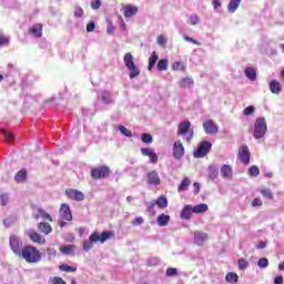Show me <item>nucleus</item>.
<instances>
[{
  "label": "nucleus",
  "instance_id": "obj_51",
  "mask_svg": "<svg viewBox=\"0 0 284 284\" xmlns=\"http://www.w3.org/2000/svg\"><path fill=\"white\" fill-rule=\"evenodd\" d=\"M153 152H154L153 149H148V148H142V149H141V154H142L143 156H150Z\"/></svg>",
  "mask_w": 284,
  "mask_h": 284
},
{
  "label": "nucleus",
  "instance_id": "obj_22",
  "mask_svg": "<svg viewBox=\"0 0 284 284\" xmlns=\"http://www.w3.org/2000/svg\"><path fill=\"white\" fill-rule=\"evenodd\" d=\"M194 239H195L196 245L201 246V245H204L205 241H207L209 235H207V233L197 231L194 233Z\"/></svg>",
  "mask_w": 284,
  "mask_h": 284
},
{
  "label": "nucleus",
  "instance_id": "obj_40",
  "mask_svg": "<svg viewBox=\"0 0 284 284\" xmlns=\"http://www.w3.org/2000/svg\"><path fill=\"white\" fill-rule=\"evenodd\" d=\"M158 70H160V72H165V70H168V59L159 60Z\"/></svg>",
  "mask_w": 284,
  "mask_h": 284
},
{
  "label": "nucleus",
  "instance_id": "obj_39",
  "mask_svg": "<svg viewBox=\"0 0 284 284\" xmlns=\"http://www.w3.org/2000/svg\"><path fill=\"white\" fill-rule=\"evenodd\" d=\"M261 194L264 199H267L268 201H272L274 199V194L272 193V190L270 189H262Z\"/></svg>",
  "mask_w": 284,
  "mask_h": 284
},
{
  "label": "nucleus",
  "instance_id": "obj_8",
  "mask_svg": "<svg viewBox=\"0 0 284 284\" xmlns=\"http://www.w3.org/2000/svg\"><path fill=\"white\" fill-rule=\"evenodd\" d=\"M237 159L244 165H250V159H252V154L250 153V148L247 145H242L237 153Z\"/></svg>",
  "mask_w": 284,
  "mask_h": 284
},
{
  "label": "nucleus",
  "instance_id": "obj_25",
  "mask_svg": "<svg viewBox=\"0 0 284 284\" xmlns=\"http://www.w3.org/2000/svg\"><path fill=\"white\" fill-rule=\"evenodd\" d=\"M221 174L223 179H232V174H233L232 166L224 164L221 168Z\"/></svg>",
  "mask_w": 284,
  "mask_h": 284
},
{
  "label": "nucleus",
  "instance_id": "obj_58",
  "mask_svg": "<svg viewBox=\"0 0 284 284\" xmlns=\"http://www.w3.org/2000/svg\"><path fill=\"white\" fill-rule=\"evenodd\" d=\"M189 21L191 26H196L200 21L199 16H191Z\"/></svg>",
  "mask_w": 284,
  "mask_h": 284
},
{
  "label": "nucleus",
  "instance_id": "obj_28",
  "mask_svg": "<svg viewBox=\"0 0 284 284\" xmlns=\"http://www.w3.org/2000/svg\"><path fill=\"white\" fill-rule=\"evenodd\" d=\"M155 205H158L160 210H165V207H168V197H165V195L159 196L155 201Z\"/></svg>",
  "mask_w": 284,
  "mask_h": 284
},
{
  "label": "nucleus",
  "instance_id": "obj_53",
  "mask_svg": "<svg viewBox=\"0 0 284 284\" xmlns=\"http://www.w3.org/2000/svg\"><path fill=\"white\" fill-rule=\"evenodd\" d=\"M51 283L52 284H68L63 278L59 277V276H54L52 280H51Z\"/></svg>",
  "mask_w": 284,
  "mask_h": 284
},
{
  "label": "nucleus",
  "instance_id": "obj_63",
  "mask_svg": "<svg viewBox=\"0 0 284 284\" xmlns=\"http://www.w3.org/2000/svg\"><path fill=\"white\" fill-rule=\"evenodd\" d=\"M0 201H1V205L3 206L8 205V195L7 194L0 195Z\"/></svg>",
  "mask_w": 284,
  "mask_h": 284
},
{
  "label": "nucleus",
  "instance_id": "obj_2",
  "mask_svg": "<svg viewBox=\"0 0 284 284\" xmlns=\"http://www.w3.org/2000/svg\"><path fill=\"white\" fill-rule=\"evenodd\" d=\"M123 61H124V65L130 72L129 73L130 79H136V77L141 74V70H139V68H136V64H134V57L132 55V53L129 52L124 54Z\"/></svg>",
  "mask_w": 284,
  "mask_h": 284
},
{
  "label": "nucleus",
  "instance_id": "obj_47",
  "mask_svg": "<svg viewBox=\"0 0 284 284\" xmlns=\"http://www.w3.org/2000/svg\"><path fill=\"white\" fill-rule=\"evenodd\" d=\"M9 43L10 38L0 33V48H3V45H9Z\"/></svg>",
  "mask_w": 284,
  "mask_h": 284
},
{
  "label": "nucleus",
  "instance_id": "obj_23",
  "mask_svg": "<svg viewBox=\"0 0 284 284\" xmlns=\"http://www.w3.org/2000/svg\"><path fill=\"white\" fill-rule=\"evenodd\" d=\"M114 236V232L112 231H103L101 235L98 233V243H105V241L112 239Z\"/></svg>",
  "mask_w": 284,
  "mask_h": 284
},
{
  "label": "nucleus",
  "instance_id": "obj_55",
  "mask_svg": "<svg viewBox=\"0 0 284 284\" xmlns=\"http://www.w3.org/2000/svg\"><path fill=\"white\" fill-rule=\"evenodd\" d=\"M150 162L155 164L159 163V155H156V152L153 151L152 154L149 155Z\"/></svg>",
  "mask_w": 284,
  "mask_h": 284
},
{
  "label": "nucleus",
  "instance_id": "obj_3",
  "mask_svg": "<svg viewBox=\"0 0 284 284\" xmlns=\"http://www.w3.org/2000/svg\"><path fill=\"white\" fill-rule=\"evenodd\" d=\"M192 122L190 120H186L184 122H180L178 125V136H185V134H189L186 136L187 143L192 141V138L194 136V131H192Z\"/></svg>",
  "mask_w": 284,
  "mask_h": 284
},
{
  "label": "nucleus",
  "instance_id": "obj_35",
  "mask_svg": "<svg viewBox=\"0 0 284 284\" xmlns=\"http://www.w3.org/2000/svg\"><path fill=\"white\" fill-rule=\"evenodd\" d=\"M225 281L227 283H239V274L230 272L225 275Z\"/></svg>",
  "mask_w": 284,
  "mask_h": 284
},
{
  "label": "nucleus",
  "instance_id": "obj_5",
  "mask_svg": "<svg viewBox=\"0 0 284 284\" xmlns=\"http://www.w3.org/2000/svg\"><path fill=\"white\" fill-rule=\"evenodd\" d=\"M110 172L112 171L108 165L95 166L91 169V178H93L94 181L108 179V176H110Z\"/></svg>",
  "mask_w": 284,
  "mask_h": 284
},
{
  "label": "nucleus",
  "instance_id": "obj_14",
  "mask_svg": "<svg viewBox=\"0 0 284 284\" xmlns=\"http://www.w3.org/2000/svg\"><path fill=\"white\" fill-rule=\"evenodd\" d=\"M60 217L62 221H72V211H70V205L63 203L60 206Z\"/></svg>",
  "mask_w": 284,
  "mask_h": 284
},
{
  "label": "nucleus",
  "instance_id": "obj_12",
  "mask_svg": "<svg viewBox=\"0 0 284 284\" xmlns=\"http://www.w3.org/2000/svg\"><path fill=\"white\" fill-rule=\"evenodd\" d=\"M202 125L205 134L214 135L219 133V125L212 120H206Z\"/></svg>",
  "mask_w": 284,
  "mask_h": 284
},
{
  "label": "nucleus",
  "instance_id": "obj_13",
  "mask_svg": "<svg viewBox=\"0 0 284 284\" xmlns=\"http://www.w3.org/2000/svg\"><path fill=\"white\" fill-rule=\"evenodd\" d=\"M27 234L32 243H38V245H45V237L41 236V234H39L37 231L29 230Z\"/></svg>",
  "mask_w": 284,
  "mask_h": 284
},
{
  "label": "nucleus",
  "instance_id": "obj_30",
  "mask_svg": "<svg viewBox=\"0 0 284 284\" xmlns=\"http://www.w3.org/2000/svg\"><path fill=\"white\" fill-rule=\"evenodd\" d=\"M239 6H241V0H230L227 11L236 12V10H239Z\"/></svg>",
  "mask_w": 284,
  "mask_h": 284
},
{
  "label": "nucleus",
  "instance_id": "obj_9",
  "mask_svg": "<svg viewBox=\"0 0 284 284\" xmlns=\"http://www.w3.org/2000/svg\"><path fill=\"white\" fill-rule=\"evenodd\" d=\"M183 156H185V146H183L181 140H178L173 143V158H175L176 161H181Z\"/></svg>",
  "mask_w": 284,
  "mask_h": 284
},
{
  "label": "nucleus",
  "instance_id": "obj_42",
  "mask_svg": "<svg viewBox=\"0 0 284 284\" xmlns=\"http://www.w3.org/2000/svg\"><path fill=\"white\" fill-rule=\"evenodd\" d=\"M141 141H142V143H146L148 145H150L152 143L153 139L150 133H142Z\"/></svg>",
  "mask_w": 284,
  "mask_h": 284
},
{
  "label": "nucleus",
  "instance_id": "obj_17",
  "mask_svg": "<svg viewBox=\"0 0 284 284\" xmlns=\"http://www.w3.org/2000/svg\"><path fill=\"white\" fill-rule=\"evenodd\" d=\"M29 34H32V37H36V39H40V37L43 36V24L36 23L29 29Z\"/></svg>",
  "mask_w": 284,
  "mask_h": 284
},
{
  "label": "nucleus",
  "instance_id": "obj_36",
  "mask_svg": "<svg viewBox=\"0 0 284 284\" xmlns=\"http://www.w3.org/2000/svg\"><path fill=\"white\" fill-rule=\"evenodd\" d=\"M190 183H191L190 178H184L182 182L179 184L178 191L183 192L187 190V187H190Z\"/></svg>",
  "mask_w": 284,
  "mask_h": 284
},
{
  "label": "nucleus",
  "instance_id": "obj_56",
  "mask_svg": "<svg viewBox=\"0 0 284 284\" xmlns=\"http://www.w3.org/2000/svg\"><path fill=\"white\" fill-rule=\"evenodd\" d=\"M74 17H75L77 19L83 17V8L77 7L75 10H74Z\"/></svg>",
  "mask_w": 284,
  "mask_h": 284
},
{
  "label": "nucleus",
  "instance_id": "obj_27",
  "mask_svg": "<svg viewBox=\"0 0 284 284\" xmlns=\"http://www.w3.org/2000/svg\"><path fill=\"white\" fill-rule=\"evenodd\" d=\"M207 210H210L207 204H205V203L197 204V205L193 206V214H203V213L207 212Z\"/></svg>",
  "mask_w": 284,
  "mask_h": 284
},
{
  "label": "nucleus",
  "instance_id": "obj_10",
  "mask_svg": "<svg viewBox=\"0 0 284 284\" xmlns=\"http://www.w3.org/2000/svg\"><path fill=\"white\" fill-rule=\"evenodd\" d=\"M65 194L68 199H71V201H84L85 199V194L75 189H67Z\"/></svg>",
  "mask_w": 284,
  "mask_h": 284
},
{
  "label": "nucleus",
  "instance_id": "obj_26",
  "mask_svg": "<svg viewBox=\"0 0 284 284\" xmlns=\"http://www.w3.org/2000/svg\"><path fill=\"white\" fill-rule=\"evenodd\" d=\"M244 74L246 79H250V81H256V69L247 67L244 71Z\"/></svg>",
  "mask_w": 284,
  "mask_h": 284
},
{
  "label": "nucleus",
  "instance_id": "obj_43",
  "mask_svg": "<svg viewBox=\"0 0 284 284\" xmlns=\"http://www.w3.org/2000/svg\"><path fill=\"white\" fill-rule=\"evenodd\" d=\"M248 174L250 176H258V174H261V170L258 169V166L256 165H252L250 169H248Z\"/></svg>",
  "mask_w": 284,
  "mask_h": 284
},
{
  "label": "nucleus",
  "instance_id": "obj_16",
  "mask_svg": "<svg viewBox=\"0 0 284 284\" xmlns=\"http://www.w3.org/2000/svg\"><path fill=\"white\" fill-rule=\"evenodd\" d=\"M192 214H194V209L192 207V205L186 204L182 209L180 217L182 219V221H190L192 219Z\"/></svg>",
  "mask_w": 284,
  "mask_h": 284
},
{
  "label": "nucleus",
  "instance_id": "obj_52",
  "mask_svg": "<svg viewBox=\"0 0 284 284\" xmlns=\"http://www.w3.org/2000/svg\"><path fill=\"white\" fill-rule=\"evenodd\" d=\"M95 29H97V23H94V21H90L87 24V32H94Z\"/></svg>",
  "mask_w": 284,
  "mask_h": 284
},
{
  "label": "nucleus",
  "instance_id": "obj_4",
  "mask_svg": "<svg viewBox=\"0 0 284 284\" xmlns=\"http://www.w3.org/2000/svg\"><path fill=\"white\" fill-rule=\"evenodd\" d=\"M265 132H267V122L265 121V118H257L254 125V139H263Z\"/></svg>",
  "mask_w": 284,
  "mask_h": 284
},
{
  "label": "nucleus",
  "instance_id": "obj_54",
  "mask_svg": "<svg viewBox=\"0 0 284 284\" xmlns=\"http://www.w3.org/2000/svg\"><path fill=\"white\" fill-rule=\"evenodd\" d=\"M91 8L92 10H99V8H101V0H92Z\"/></svg>",
  "mask_w": 284,
  "mask_h": 284
},
{
  "label": "nucleus",
  "instance_id": "obj_6",
  "mask_svg": "<svg viewBox=\"0 0 284 284\" xmlns=\"http://www.w3.org/2000/svg\"><path fill=\"white\" fill-rule=\"evenodd\" d=\"M210 150H212V143L203 141L197 149L193 151V156L195 159H203V156L210 154Z\"/></svg>",
  "mask_w": 284,
  "mask_h": 284
},
{
  "label": "nucleus",
  "instance_id": "obj_50",
  "mask_svg": "<svg viewBox=\"0 0 284 284\" xmlns=\"http://www.w3.org/2000/svg\"><path fill=\"white\" fill-rule=\"evenodd\" d=\"M144 222H145V220H143L142 216H138L134 220H132L131 224L132 225H143Z\"/></svg>",
  "mask_w": 284,
  "mask_h": 284
},
{
  "label": "nucleus",
  "instance_id": "obj_38",
  "mask_svg": "<svg viewBox=\"0 0 284 284\" xmlns=\"http://www.w3.org/2000/svg\"><path fill=\"white\" fill-rule=\"evenodd\" d=\"M172 70H174L175 72H185V64L179 61L173 62Z\"/></svg>",
  "mask_w": 284,
  "mask_h": 284
},
{
  "label": "nucleus",
  "instance_id": "obj_41",
  "mask_svg": "<svg viewBox=\"0 0 284 284\" xmlns=\"http://www.w3.org/2000/svg\"><path fill=\"white\" fill-rule=\"evenodd\" d=\"M1 132L4 135L7 143H12V141H14V134H12V132L6 130H1Z\"/></svg>",
  "mask_w": 284,
  "mask_h": 284
},
{
  "label": "nucleus",
  "instance_id": "obj_31",
  "mask_svg": "<svg viewBox=\"0 0 284 284\" xmlns=\"http://www.w3.org/2000/svg\"><path fill=\"white\" fill-rule=\"evenodd\" d=\"M168 223H170V215L161 214L158 216V225H160V227H165Z\"/></svg>",
  "mask_w": 284,
  "mask_h": 284
},
{
  "label": "nucleus",
  "instance_id": "obj_33",
  "mask_svg": "<svg viewBox=\"0 0 284 284\" xmlns=\"http://www.w3.org/2000/svg\"><path fill=\"white\" fill-rule=\"evenodd\" d=\"M192 85H194L192 78H182L180 80V88H192Z\"/></svg>",
  "mask_w": 284,
  "mask_h": 284
},
{
  "label": "nucleus",
  "instance_id": "obj_61",
  "mask_svg": "<svg viewBox=\"0 0 284 284\" xmlns=\"http://www.w3.org/2000/svg\"><path fill=\"white\" fill-rule=\"evenodd\" d=\"M237 263L240 270H245V267H247V261L245 260H239Z\"/></svg>",
  "mask_w": 284,
  "mask_h": 284
},
{
  "label": "nucleus",
  "instance_id": "obj_34",
  "mask_svg": "<svg viewBox=\"0 0 284 284\" xmlns=\"http://www.w3.org/2000/svg\"><path fill=\"white\" fill-rule=\"evenodd\" d=\"M102 103H105L106 105L114 103V100H112V93H110V91L102 92Z\"/></svg>",
  "mask_w": 284,
  "mask_h": 284
},
{
  "label": "nucleus",
  "instance_id": "obj_15",
  "mask_svg": "<svg viewBox=\"0 0 284 284\" xmlns=\"http://www.w3.org/2000/svg\"><path fill=\"white\" fill-rule=\"evenodd\" d=\"M146 182L149 185H161V178L159 176V172L150 171L146 174Z\"/></svg>",
  "mask_w": 284,
  "mask_h": 284
},
{
  "label": "nucleus",
  "instance_id": "obj_29",
  "mask_svg": "<svg viewBox=\"0 0 284 284\" xmlns=\"http://www.w3.org/2000/svg\"><path fill=\"white\" fill-rule=\"evenodd\" d=\"M158 61H159V54L156 53V51H153L152 55L149 58L148 70H152V68H154V65H156Z\"/></svg>",
  "mask_w": 284,
  "mask_h": 284
},
{
  "label": "nucleus",
  "instance_id": "obj_7",
  "mask_svg": "<svg viewBox=\"0 0 284 284\" xmlns=\"http://www.w3.org/2000/svg\"><path fill=\"white\" fill-rule=\"evenodd\" d=\"M9 245L13 254H16V256H20L21 252L23 251V242L19 240V236L11 235L9 237Z\"/></svg>",
  "mask_w": 284,
  "mask_h": 284
},
{
  "label": "nucleus",
  "instance_id": "obj_24",
  "mask_svg": "<svg viewBox=\"0 0 284 284\" xmlns=\"http://www.w3.org/2000/svg\"><path fill=\"white\" fill-rule=\"evenodd\" d=\"M43 219L44 221H49V223H52V215L45 212L43 209H38V214L34 215V219Z\"/></svg>",
  "mask_w": 284,
  "mask_h": 284
},
{
  "label": "nucleus",
  "instance_id": "obj_32",
  "mask_svg": "<svg viewBox=\"0 0 284 284\" xmlns=\"http://www.w3.org/2000/svg\"><path fill=\"white\" fill-rule=\"evenodd\" d=\"M74 250H77V246L74 244H69L60 247L61 254H65V255L72 254Z\"/></svg>",
  "mask_w": 284,
  "mask_h": 284
},
{
  "label": "nucleus",
  "instance_id": "obj_11",
  "mask_svg": "<svg viewBox=\"0 0 284 284\" xmlns=\"http://www.w3.org/2000/svg\"><path fill=\"white\" fill-rule=\"evenodd\" d=\"M95 243H99V233L98 232H93L89 236V240L83 242V251L90 252V250H92V247H94Z\"/></svg>",
  "mask_w": 284,
  "mask_h": 284
},
{
  "label": "nucleus",
  "instance_id": "obj_19",
  "mask_svg": "<svg viewBox=\"0 0 284 284\" xmlns=\"http://www.w3.org/2000/svg\"><path fill=\"white\" fill-rule=\"evenodd\" d=\"M270 91L272 92V94H281V92L283 91L281 82H278V80H272L270 82Z\"/></svg>",
  "mask_w": 284,
  "mask_h": 284
},
{
  "label": "nucleus",
  "instance_id": "obj_37",
  "mask_svg": "<svg viewBox=\"0 0 284 284\" xmlns=\"http://www.w3.org/2000/svg\"><path fill=\"white\" fill-rule=\"evenodd\" d=\"M60 272L74 273L77 272V266H70L68 264L59 265Z\"/></svg>",
  "mask_w": 284,
  "mask_h": 284
},
{
  "label": "nucleus",
  "instance_id": "obj_18",
  "mask_svg": "<svg viewBox=\"0 0 284 284\" xmlns=\"http://www.w3.org/2000/svg\"><path fill=\"white\" fill-rule=\"evenodd\" d=\"M136 12H139V8L132 4H126L123 8V16L125 17V19H131V17H134Z\"/></svg>",
  "mask_w": 284,
  "mask_h": 284
},
{
  "label": "nucleus",
  "instance_id": "obj_21",
  "mask_svg": "<svg viewBox=\"0 0 284 284\" xmlns=\"http://www.w3.org/2000/svg\"><path fill=\"white\" fill-rule=\"evenodd\" d=\"M16 183H26L28 181V171L26 169H22L18 171L14 175Z\"/></svg>",
  "mask_w": 284,
  "mask_h": 284
},
{
  "label": "nucleus",
  "instance_id": "obj_59",
  "mask_svg": "<svg viewBox=\"0 0 284 284\" xmlns=\"http://www.w3.org/2000/svg\"><path fill=\"white\" fill-rule=\"evenodd\" d=\"M263 205V201L261 199H254L252 201V207H261Z\"/></svg>",
  "mask_w": 284,
  "mask_h": 284
},
{
  "label": "nucleus",
  "instance_id": "obj_49",
  "mask_svg": "<svg viewBox=\"0 0 284 284\" xmlns=\"http://www.w3.org/2000/svg\"><path fill=\"white\" fill-rule=\"evenodd\" d=\"M258 267H267L270 265V261L267 257H261L257 262Z\"/></svg>",
  "mask_w": 284,
  "mask_h": 284
},
{
  "label": "nucleus",
  "instance_id": "obj_64",
  "mask_svg": "<svg viewBox=\"0 0 284 284\" xmlns=\"http://www.w3.org/2000/svg\"><path fill=\"white\" fill-rule=\"evenodd\" d=\"M274 284H283V275H278L274 280Z\"/></svg>",
  "mask_w": 284,
  "mask_h": 284
},
{
  "label": "nucleus",
  "instance_id": "obj_62",
  "mask_svg": "<svg viewBox=\"0 0 284 284\" xmlns=\"http://www.w3.org/2000/svg\"><path fill=\"white\" fill-rule=\"evenodd\" d=\"M47 254H48V256L55 257L57 256V250H54L53 247H48L47 248Z\"/></svg>",
  "mask_w": 284,
  "mask_h": 284
},
{
  "label": "nucleus",
  "instance_id": "obj_57",
  "mask_svg": "<svg viewBox=\"0 0 284 284\" xmlns=\"http://www.w3.org/2000/svg\"><path fill=\"white\" fill-rule=\"evenodd\" d=\"M158 43L159 45L165 47V44L168 43V39H165V36H159L158 37Z\"/></svg>",
  "mask_w": 284,
  "mask_h": 284
},
{
  "label": "nucleus",
  "instance_id": "obj_60",
  "mask_svg": "<svg viewBox=\"0 0 284 284\" xmlns=\"http://www.w3.org/2000/svg\"><path fill=\"white\" fill-rule=\"evenodd\" d=\"M184 41H190V43H194V45H201V42L196 41L194 38H190V36H184Z\"/></svg>",
  "mask_w": 284,
  "mask_h": 284
},
{
  "label": "nucleus",
  "instance_id": "obj_48",
  "mask_svg": "<svg viewBox=\"0 0 284 284\" xmlns=\"http://www.w3.org/2000/svg\"><path fill=\"white\" fill-rule=\"evenodd\" d=\"M179 275V271L174 267H169L166 268L165 272V276L170 277V276H178Z\"/></svg>",
  "mask_w": 284,
  "mask_h": 284
},
{
  "label": "nucleus",
  "instance_id": "obj_45",
  "mask_svg": "<svg viewBox=\"0 0 284 284\" xmlns=\"http://www.w3.org/2000/svg\"><path fill=\"white\" fill-rule=\"evenodd\" d=\"M256 108H254V105H250L243 110V114L244 116H252V114H254Z\"/></svg>",
  "mask_w": 284,
  "mask_h": 284
},
{
  "label": "nucleus",
  "instance_id": "obj_44",
  "mask_svg": "<svg viewBox=\"0 0 284 284\" xmlns=\"http://www.w3.org/2000/svg\"><path fill=\"white\" fill-rule=\"evenodd\" d=\"M216 176H219V170L214 169V166H210L209 168V178L211 179V181H214V179H216Z\"/></svg>",
  "mask_w": 284,
  "mask_h": 284
},
{
  "label": "nucleus",
  "instance_id": "obj_20",
  "mask_svg": "<svg viewBox=\"0 0 284 284\" xmlns=\"http://www.w3.org/2000/svg\"><path fill=\"white\" fill-rule=\"evenodd\" d=\"M38 230L45 236H48V234H52V225H50L48 222H40L38 224Z\"/></svg>",
  "mask_w": 284,
  "mask_h": 284
},
{
  "label": "nucleus",
  "instance_id": "obj_1",
  "mask_svg": "<svg viewBox=\"0 0 284 284\" xmlns=\"http://www.w3.org/2000/svg\"><path fill=\"white\" fill-rule=\"evenodd\" d=\"M18 256L23 258L26 263H39L41 261V251L37 246L26 245Z\"/></svg>",
  "mask_w": 284,
  "mask_h": 284
},
{
  "label": "nucleus",
  "instance_id": "obj_46",
  "mask_svg": "<svg viewBox=\"0 0 284 284\" xmlns=\"http://www.w3.org/2000/svg\"><path fill=\"white\" fill-rule=\"evenodd\" d=\"M119 130L121 134H123L124 136H128L129 139H132V131L128 130V128L120 125Z\"/></svg>",
  "mask_w": 284,
  "mask_h": 284
}]
</instances>
